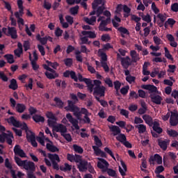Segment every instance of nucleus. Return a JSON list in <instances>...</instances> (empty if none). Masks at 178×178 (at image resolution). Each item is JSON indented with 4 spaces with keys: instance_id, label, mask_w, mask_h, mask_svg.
I'll use <instances>...</instances> for the list:
<instances>
[{
    "instance_id": "obj_1",
    "label": "nucleus",
    "mask_w": 178,
    "mask_h": 178,
    "mask_svg": "<svg viewBox=\"0 0 178 178\" xmlns=\"http://www.w3.org/2000/svg\"><path fill=\"white\" fill-rule=\"evenodd\" d=\"M67 106L65 107V111L67 112H72L76 119L73 118V115H72L70 113H67L65 118L67 119L68 122L72 124L73 127H74L76 130H80L79 120L80 122L83 121V118H81L82 115H90V113L87 108H80L79 106L74 105L75 103L72 100H67Z\"/></svg>"
},
{
    "instance_id": "obj_2",
    "label": "nucleus",
    "mask_w": 178,
    "mask_h": 178,
    "mask_svg": "<svg viewBox=\"0 0 178 178\" xmlns=\"http://www.w3.org/2000/svg\"><path fill=\"white\" fill-rule=\"evenodd\" d=\"M15 162L20 168H23L26 170L27 178H37L34 175V172H35V163L33 161L27 160H22L20 157L15 156Z\"/></svg>"
},
{
    "instance_id": "obj_3",
    "label": "nucleus",
    "mask_w": 178,
    "mask_h": 178,
    "mask_svg": "<svg viewBox=\"0 0 178 178\" xmlns=\"http://www.w3.org/2000/svg\"><path fill=\"white\" fill-rule=\"evenodd\" d=\"M108 129H110V131L113 133V136H116V140L118 141H120L122 144L127 140L126 138V135L124 134H122V130H120V128L116 125H111L108 126Z\"/></svg>"
},
{
    "instance_id": "obj_4",
    "label": "nucleus",
    "mask_w": 178,
    "mask_h": 178,
    "mask_svg": "<svg viewBox=\"0 0 178 178\" xmlns=\"http://www.w3.org/2000/svg\"><path fill=\"white\" fill-rule=\"evenodd\" d=\"M2 33L7 35V37H11L13 40L17 38V30L15 27L8 26V29L3 27L2 29Z\"/></svg>"
},
{
    "instance_id": "obj_5",
    "label": "nucleus",
    "mask_w": 178,
    "mask_h": 178,
    "mask_svg": "<svg viewBox=\"0 0 178 178\" xmlns=\"http://www.w3.org/2000/svg\"><path fill=\"white\" fill-rule=\"evenodd\" d=\"M90 163L86 159H83V156L79 157V161L76 162V166L79 172H87L88 170V165Z\"/></svg>"
},
{
    "instance_id": "obj_6",
    "label": "nucleus",
    "mask_w": 178,
    "mask_h": 178,
    "mask_svg": "<svg viewBox=\"0 0 178 178\" xmlns=\"http://www.w3.org/2000/svg\"><path fill=\"white\" fill-rule=\"evenodd\" d=\"M48 158L50 159L52 163L53 169H54L55 170H58L59 165L58 164V163L60 162V159L59 158V155L56 154H53L49 153Z\"/></svg>"
},
{
    "instance_id": "obj_7",
    "label": "nucleus",
    "mask_w": 178,
    "mask_h": 178,
    "mask_svg": "<svg viewBox=\"0 0 178 178\" xmlns=\"http://www.w3.org/2000/svg\"><path fill=\"white\" fill-rule=\"evenodd\" d=\"M77 79L81 82L83 81L86 83L88 90H89L90 92H92V91H94V85L92 84V80H91L90 79L83 78L81 74H78Z\"/></svg>"
},
{
    "instance_id": "obj_8",
    "label": "nucleus",
    "mask_w": 178,
    "mask_h": 178,
    "mask_svg": "<svg viewBox=\"0 0 178 178\" xmlns=\"http://www.w3.org/2000/svg\"><path fill=\"white\" fill-rule=\"evenodd\" d=\"M93 90V95L95 97H97V95H98L99 97H105V91L106 90V88H105V86H102L99 87H95Z\"/></svg>"
},
{
    "instance_id": "obj_9",
    "label": "nucleus",
    "mask_w": 178,
    "mask_h": 178,
    "mask_svg": "<svg viewBox=\"0 0 178 178\" xmlns=\"http://www.w3.org/2000/svg\"><path fill=\"white\" fill-rule=\"evenodd\" d=\"M13 151L15 155H18V156H20V158H27V155L24 152V150L22 149V147L19 145H16L14 147Z\"/></svg>"
},
{
    "instance_id": "obj_10",
    "label": "nucleus",
    "mask_w": 178,
    "mask_h": 178,
    "mask_svg": "<svg viewBox=\"0 0 178 178\" xmlns=\"http://www.w3.org/2000/svg\"><path fill=\"white\" fill-rule=\"evenodd\" d=\"M5 167L10 170V173L11 175V177L13 178H17L16 176V171L13 170V167L12 166V163H10V161H9V159H5L4 163Z\"/></svg>"
},
{
    "instance_id": "obj_11",
    "label": "nucleus",
    "mask_w": 178,
    "mask_h": 178,
    "mask_svg": "<svg viewBox=\"0 0 178 178\" xmlns=\"http://www.w3.org/2000/svg\"><path fill=\"white\" fill-rule=\"evenodd\" d=\"M149 161L152 165H155V163L154 162H156L157 165H162V156L158 154H156L149 157Z\"/></svg>"
},
{
    "instance_id": "obj_12",
    "label": "nucleus",
    "mask_w": 178,
    "mask_h": 178,
    "mask_svg": "<svg viewBox=\"0 0 178 178\" xmlns=\"http://www.w3.org/2000/svg\"><path fill=\"white\" fill-rule=\"evenodd\" d=\"M149 98L152 102L156 104V105H161V104H162V97L157 93L149 95Z\"/></svg>"
},
{
    "instance_id": "obj_13",
    "label": "nucleus",
    "mask_w": 178,
    "mask_h": 178,
    "mask_svg": "<svg viewBox=\"0 0 178 178\" xmlns=\"http://www.w3.org/2000/svg\"><path fill=\"white\" fill-rule=\"evenodd\" d=\"M170 124L171 126L176 127L178 124V113L177 111H171V115L170 118Z\"/></svg>"
},
{
    "instance_id": "obj_14",
    "label": "nucleus",
    "mask_w": 178,
    "mask_h": 178,
    "mask_svg": "<svg viewBox=\"0 0 178 178\" xmlns=\"http://www.w3.org/2000/svg\"><path fill=\"white\" fill-rule=\"evenodd\" d=\"M63 77H71V79L76 82L79 81V79H77V75H76V72L74 71L66 70L63 72Z\"/></svg>"
},
{
    "instance_id": "obj_15",
    "label": "nucleus",
    "mask_w": 178,
    "mask_h": 178,
    "mask_svg": "<svg viewBox=\"0 0 178 178\" xmlns=\"http://www.w3.org/2000/svg\"><path fill=\"white\" fill-rule=\"evenodd\" d=\"M142 88H143V90H148L150 95L158 92V88L154 85H143Z\"/></svg>"
},
{
    "instance_id": "obj_16",
    "label": "nucleus",
    "mask_w": 178,
    "mask_h": 178,
    "mask_svg": "<svg viewBox=\"0 0 178 178\" xmlns=\"http://www.w3.org/2000/svg\"><path fill=\"white\" fill-rule=\"evenodd\" d=\"M158 144L160 148L163 149V151H166L168 149V145L170 144V140L165 139V140H161V139H158Z\"/></svg>"
},
{
    "instance_id": "obj_17",
    "label": "nucleus",
    "mask_w": 178,
    "mask_h": 178,
    "mask_svg": "<svg viewBox=\"0 0 178 178\" xmlns=\"http://www.w3.org/2000/svg\"><path fill=\"white\" fill-rule=\"evenodd\" d=\"M130 57L126 56V58H121V65L124 69H129V66H131V62H130Z\"/></svg>"
},
{
    "instance_id": "obj_18",
    "label": "nucleus",
    "mask_w": 178,
    "mask_h": 178,
    "mask_svg": "<svg viewBox=\"0 0 178 178\" xmlns=\"http://www.w3.org/2000/svg\"><path fill=\"white\" fill-rule=\"evenodd\" d=\"M80 155L79 154H67V161H70V162H75L77 163L79 161H80Z\"/></svg>"
},
{
    "instance_id": "obj_19",
    "label": "nucleus",
    "mask_w": 178,
    "mask_h": 178,
    "mask_svg": "<svg viewBox=\"0 0 178 178\" xmlns=\"http://www.w3.org/2000/svg\"><path fill=\"white\" fill-rule=\"evenodd\" d=\"M55 129H56V131L57 133H60L61 136L65 133H67V128H66V126L63 125V124H60L58 125H56L55 127Z\"/></svg>"
},
{
    "instance_id": "obj_20",
    "label": "nucleus",
    "mask_w": 178,
    "mask_h": 178,
    "mask_svg": "<svg viewBox=\"0 0 178 178\" xmlns=\"http://www.w3.org/2000/svg\"><path fill=\"white\" fill-rule=\"evenodd\" d=\"M49 143H47L46 147L48 151L50 152H58L59 151V149L56 147V146L52 145V141L48 140Z\"/></svg>"
},
{
    "instance_id": "obj_21",
    "label": "nucleus",
    "mask_w": 178,
    "mask_h": 178,
    "mask_svg": "<svg viewBox=\"0 0 178 178\" xmlns=\"http://www.w3.org/2000/svg\"><path fill=\"white\" fill-rule=\"evenodd\" d=\"M54 101L56 102V104H51V106H57L59 109H62L63 108L64 102L59 97H55Z\"/></svg>"
},
{
    "instance_id": "obj_22",
    "label": "nucleus",
    "mask_w": 178,
    "mask_h": 178,
    "mask_svg": "<svg viewBox=\"0 0 178 178\" xmlns=\"http://www.w3.org/2000/svg\"><path fill=\"white\" fill-rule=\"evenodd\" d=\"M26 109V107L24 104L17 103L15 106V110L18 113H23Z\"/></svg>"
},
{
    "instance_id": "obj_23",
    "label": "nucleus",
    "mask_w": 178,
    "mask_h": 178,
    "mask_svg": "<svg viewBox=\"0 0 178 178\" xmlns=\"http://www.w3.org/2000/svg\"><path fill=\"white\" fill-rule=\"evenodd\" d=\"M8 123H11L14 127H20V122L17 120L14 116H11L8 120Z\"/></svg>"
},
{
    "instance_id": "obj_24",
    "label": "nucleus",
    "mask_w": 178,
    "mask_h": 178,
    "mask_svg": "<svg viewBox=\"0 0 178 178\" xmlns=\"http://www.w3.org/2000/svg\"><path fill=\"white\" fill-rule=\"evenodd\" d=\"M8 88L10 90H13V91H15V90H17L19 88V86L17 85V81L15 79H12L10 81V85L8 86Z\"/></svg>"
},
{
    "instance_id": "obj_25",
    "label": "nucleus",
    "mask_w": 178,
    "mask_h": 178,
    "mask_svg": "<svg viewBox=\"0 0 178 178\" xmlns=\"http://www.w3.org/2000/svg\"><path fill=\"white\" fill-rule=\"evenodd\" d=\"M32 119L35 122V123H44V122H45V118L38 114L33 115Z\"/></svg>"
},
{
    "instance_id": "obj_26",
    "label": "nucleus",
    "mask_w": 178,
    "mask_h": 178,
    "mask_svg": "<svg viewBox=\"0 0 178 178\" xmlns=\"http://www.w3.org/2000/svg\"><path fill=\"white\" fill-rule=\"evenodd\" d=\"M82 35H88V38H97V34L95 31H83L81 32Z\"/></svg>"
},
{
    "instance_id": "obj_27",
    "label": "nucleus",
    "mask_w": 178,
    "mask_h": 178,
    "mask_svg": "<svg viewBox=\"0 0 178 178\" xmlns=\"http://www.w3.org/2000/svg\"><path fill=\"white\" fill-rule=\"evenodd\" d=\"M143 119L145 120V123L149 126L154 125V121L152 120V117L149 115H143Z\"/></svg>"
},
{
    "instance_id": "obj_28",
    "label": "nucleus",
    "mask_w": 178,
    "mask_h": 178,
    "mask_svg": "<svg viewBox=\"0 0 178 178\" xmlns=\"http://www.w3.org/2000/svg\"><path fill=\"white\" fill-rule=\"evenodd\" d=\"M153 130L156 131V133H158V134H161L162 131H163V129L159 127V124L158 122H154L153 124Z\"/></svg>"
},
{
    "instance_id": "obj_29",
    "label": "nucleus",
    "mask_w": 178,
    "mask_h": 178,
    "mask_svg": "<svg viewBox=\"0 0 178 178\" xmlns=\"http://www.w3.org/2000/svg\"><path fill=\"white\" fill-rule=\"evenodd\" d=\"M135 127L138 129L139 134H144L147 131V127L144 124H140L136 125Z\"/></svg>"
},
{
    "instance_id": "obj_30",
    "label": "nucleus",
    "mask_w": 178,
    "mask_h": 178,
    "mask_svg": "<svg viewBox=\"0 0 178 178\" xmlns=\"http://www.w3.org/2000/svg\"><path fill=\"white\" fill-rule=\"evenodd\" d=\"M118 31L121 33V37H122V38H124V34H127V35H130V32H129V30L123 26L118 28Z\"/></svg>"
},
{
    "instance_id": "obj_31",
    "label": "nucleus",
    "mask_w": 178,
    "mask_h": 178,
    "mask_svg": "<svg viewBox=\"0 0 178 178\" xmlns=\"http://www.w3.org/2000/svg\"><path fill=\"white\" fill-rule=\"evenodd\" d=\"M36 40L40 42L42 45H46L47 42V35L44 38H41V35L38 34L36 35Z\"/></svg>"
},
{
    "instance_id": "obj_32",
    "label": "nucleus",
    "mask_w": 178,
    "mask_h": 178,
    "mask_svg": "<svg viewBox=\"0 0 178 178\" xmlns=\"http://www.w3.org/2000/svg\"><path fill=\"white\" fill-rule=\"evenodd\" d=\"M29 60H31V64L32 65V69L33 70H38V69H40V65H38L37 64V62L34 60H33V58H31V54H29Z\"/></svg>"
},
{
    "instance_id": "obj_33",
    "label": "nucleus",
    "mask_w": 178,
    "mask_h": 178,
    "mask_svg": "<svg viewBox=\"0 0 178 178\" xmlns=\"http://www.w3.org/2000/svg\"><path fill=\"white\" fill-rule=\"evenodd\" d=\"M84 21L86 22V23H87L88 24H90V25H92L94 24V23H95V22H97V17L95 16H92L90 18L88 17H85L84 18Z\"/></svg>"
},
{
    "instance_id": "obj_34",
    "label": "nucleus",
    "mask_w": 178,
    "mask_h": 178,
    "mask_svg": "<svg viewBox=\"0 0 178 178\" xmlns=\"http://www.w3.org/2000/svg\"><path fill=\"white\" fill-rule=\"evenodd\" d=\"M106 172L108 176L111 177H118V174H116V171L112 168H106Z\"/></svg>"
},
{
    "instance_id": "obj_35",
    "label": "nucleus",
    "mask_w": 178,
    "mask_h": 178,
    "mask_svg": "<svg viewBox=\"0 0 178 178\" xmlns=\"http://www.w3.org/2000/svg\"><path fill=\"white\" fill-rule=\"evenodd\" d=\"M4 58L7 60L8 63L12 65V63H15V59L13 54H6L4 55Z\"/></svg>"
},
{
    "instance_id": "obj_36",
    "label": "nucleus",
    "mask_w": 178,
    "mask_h": 178,
    "mask_svg": "<svg viewBox=\"0 0 178 178\" xmlns=\"http://www.w3.org/2000/svg\"><path fill=\"white\" fill-rule=\"evenodd\" d=\"M45 76L47 77V79H49L50 80H52L54 79H56V77H59V74L55 73L54 74L52 73H50L49 72H46L44 73Z\"/></svg>"
},
{
    "instance_id": "obj_37",
    "label": "nucleus",
    "mask_w": 178,
    "mask_h": 178,
    "mask_svg": "<svg viewBox=\"0 0 178 178\" xmlns=\"http://www.w3.org/2000/svg\"><path fill=\"white\" fill-rule=\"evenodd\" d=\"M73 149L77 154H83V152H84L83 147L77 145H73Z\"/></svg>"
},
{
    "instance_id": "obj_38",
    "label": "nucleus",
    "mask_w": 178,
    "mask_h": 178,
    "mask_svg": "<svg viewBox=\"0 0 178 178\" xmlns=\"http://www.w3.org/2000/svg\"><path fill=\"white\" fill-rule=\"evenodd\" d=\"M46 117L49 120H54V122H56V117L55 116V114L52 113V111H47L46 113Z\"/></svg>"
},
{
    "instance_id": "obj_39",
    "label": "nucleus",
    "mask_w": 178,
    "mask_h": 178,
    "mask_svg": "<svg viewBox=\"0 0 178 178\" xmlns=\"http://www.w3.org/2000/svg\"><path fill=\"white\" fill-rule=\"evenodd\" d=\"M95 99L97 101V102H99L103 108H106V106H108V102L101 99L99 97L95 96Z\"/></svg>"
},
{
    "instance_id": "obj_40",
    "label": "nucleus",
    "mask_w": 178,
    "mask_h": 178,
    "mask_svg": "<svg viewBox=\"0 0 178 178\" xmlns=\"http://www.w3.org/2000/svg\"><path fill=\"white\" fill-rule=\"evenodd\" d=\"M12 138H14L13 134H12V132L7 134V137H6V140L8 145H12V143H13Z\"/></svg>"
},
{
    "instance_id": "obj_41",
    "label": "nucleus",
    "mask_w": 178,
    "mask_h": 178,
    "mask_svg": "<svg viewBox=\"0 0 178 178\" xmlns=\"http://www.w3.org/2000/svg\"><path fill=\"white\" fill-rule=\"evenodd\" d=\"M107 25H104L102 24H99V31H112V28L106 27Z\"/></svg>"
},
{
    "instance_id": "obj_42",
    "label": "nucleus",
    "mask_w": 178,
    "mask_h": 178,
    "mask_svg": "<svg viewBox=\"0 0 178 178\" xmlns=\"http://www.w3.org/2000/svg\"><path fill=\"white\" fill-rule=\"evenodd\" d=\"M104 10H105V7L104 6H100L97 8L96 10V15L97 17H99V16L104 13Z\"/></svg>"
},
{
    "instance_id": "obj_43",
    "label": "nucleus",
    "mask_w": 178,
    "mask_h": 178,
    "mask_svg": "<svg viewBox=\"0 0 178 178\" xmlns=\"http://www.w3.org/2000/svg\"><path fill=\"white\" fill-rule=\"evenodd\" d=\"M64 63L67 67H72V66L73 65V58L64 59Z\"/></svg>"
},
{
    "instance_id": "obj_44",
    "label": "nucleus",
    "mask_w": 178,
    "mask_h": 178,
    "mask_svg": "<svg viewBox=\"0 0 178 178\" xmlns=\"http://www.w3.org/2000/svg\"><path fill=\"white\" fill-rule=\"evenodd\" d=\"M26 138L29 143L35 140V134H34V132H31L30 135H26Z\"/></svg>"
},
{
    "instance_id": "obj_45",
    "label": "nucleus",
    "mask_w": 178,
    "mask_h": 178,
    "mask_svg": "<svg viewBox=\"0 0 178 178\" xmlns=\"http://www.w3.org/2000/svg\"><path fill=\"white\" fill-rule=\"evenodd\" d=\"M164 51L165 58H167V59H169L170 60H173V57L172 56V54H170L169 49H168V47H164Z\"/></svg>"
},
{
    "instance_id": "obj_46",
    "label": "nucleus",
    "mask_w": 178,
    "mask_h": 178,
    "mask_svg": "<svg viewBox=\"0 0 178 178\" xmlns=\"http://www.w3.org/2000/svg\"><path fill=\"white\" fill-rule=\"evenodd\" d=\"M60 170H63V172H67L72 170V165H69V163H65V167H60Z\"/></svg>"
},
{
    "instance_id": "obj_47",
    "label": "nucleus",
    "mask_w": 178,
    "mask_h": 178,
    "mask_svg": "<svg viewBox=\"0 0 178 178\" xmlns=\"http://www.w3.org/2000/svg\"><path fill=\"white\" fill-rule=\"evenodd\" d=\"M79 6H75L74 7H72L70 9V12L71 13V15H77V13H79Z\"/></svg>"
},
{
    "instance_id": "obj_48",
    "label": "nucleus",
    "mask_w": 178,
    "mask_h": 178,
    "mask_svg": "<svg viewBox=\"0 0 178 178\" xmlns=\"http://www.w3.org/2000/svg\"><path fill=\"white\" fill-rule=\"evenodd\" d=\"M92 149L94 150V152L97 156H99V154H101V152L102 151L99 147L93 145L92 146Z\"/></svg>"
},
{
    "instance_id": "obj_49",
    "label": "nucleus",
    "mask_w": 178,
    "mask_h": 178,
    "mask_svg": "<svg viewBox=\"0 0 178 178\" xmlns=\"http://www.w3.org/2000/svg\"><path fill=\"white\" fill-rule=\"evenodd\" d=\"M157 17L158 19H159V22H161V23H165V22L166 21V14H161V13H159L157 15Z\"/></svg>"
},
{
    "instance_id": "obj_50",
    "label": "nucleus",
    "mask_w": 178,
    "mask_h": 178,
    "mask_svg": "<svg viewBox=\"0 0 178 178\" xmlns=\"http://www.w3.org/2000/svg\"><path fill=\"white\" fill-rule=\"evenodd\" d=\"M95 143L96 144V147H102V141L97 136H94Z\"/></svg>"
},
{
    "instance_id": "obj_51",
    "label": "nucleus",
    "mask_w": 178,
    "mask_h": 178,
    "mask_svg": "<svg viewBox=\"0 0 178 178\" xmlns=\"http://www.w3.org/2000/svg\"><path fill=\"white\" fill-rule=\"evenodd\" d=\"M163 170H165V168H163V165H159L156 168L154 173H156V175H159L160 173H162Z\"/></svg>"
},
{
    "instance_id": "obj_52",
    "label": "nucleus",
    "mask_w": 178,
    "mask_h": 178,
    "mask_svg": "<svg viewBox=\"0 0 178 178\" xmlns=\"http://www.w3.org/2000/svg\"><path fill=\"white\" fill-rule=\"evenodd\" d=\"M168 134L170 137H177L178 136V132L176 130H173V129L168 131Z\"/></svg>"
},
{
    "instance_id": "obj_53",
    "label": "nucleus",
    "mask_w": 178,
    "mask_h": 178,
    "mask_svg": "<svg viewBox=\"0 0 178 178\" xmlns=\"http://www.w3.org/2000/svg\"><path fill=\"white\" fill-rule=\"evenodd\" d=\"M43 8L46 9L47 10H49L51 8H52V5L51 3L47 1V0L44 1Z\"/></svg>"
},
{
    "instance_id": "obj_54",
    "label": "nucleus",
    "mask_w": 178,
    "mask_h": 178,
    "mask_svg": "<svg viewBox=\"0 0 178 178\" xmlns=\"http://www.w3.org/2000/svg\"><path fill=\"white\" fill-rule=\"evenodd\" d=\"M101 65H102V67H103L106 73L109 72V67L108 66V64L106 63V62L102 61Z\"/></svg>"
},
{
    "instance_id": "obj_55",
    "label": "nucleus",
    "mask_w": 178,
    "mask_h": 178,
    "mask_svg": "<svg viewBox=\"0 0 178 178\" xmlns=\"http://www.w3.org/2000/svg\"><path fill=\"white\" fill-rule=\"evenodd\" d=\"M38 49L39 52H40L42 56H45V48H44V46L41 45V44H38Z\"/></svg>"
},
{
    "instance_id": "obj_56",
    "label": "nucleus",
    "mask_w": 178,
    "mask_h": 178,
    "mask_svg": "<svg viewBox=\"0 0 178 178\" xmlns=\"http://www.w3.org/2000/svg\"><path fill=\"white\" fill-rule=\"evenodd\" d=\"M126 81H128L129 84H131V83H134V81H136V76L129 75L126 77Z\"/></svg>"
},
{
    "instance_id": "obj_57",
    "label": "nucleus",
    "mask_w": 178,
    "mask_h": 178,
    "mask_svg": "<svg viewBox=\"0 0 178 178\" xmlns=\"http://www.w3.org/2000/svg\"><path fill=\"white\" fill-rule=\"evenodd\" d=\"M120 115H122V116H124L127 119L129 118V111L126 109H120Z\"/></svg>"
},
{
    "instance_id": "obj_58",
    "label": "nucleus",
    "mask_w": 178,
    "mask_h": 178,
    "mask_svg": "<svg viewBox=\"0 0 178 178\" xmlns=\"http://www.w3.org/2000/svg\"><path fill=\"white\" fill-rule=\"evenodd\" d=\"M63 33V31L60 29V28L58 27L55 31L56 37H62V34Z\"/></svg>"
},
{
    "instance_id": "obj_59",
    "label": "nucleus",
    "mask_w": 178,
    "mask_h": 178,
    "mask_svg": "<svg viewBox=\"0 0 178 178\" xmlns=\"http://www.w3.org/2000/svg\"><path fill=\"white\" fill-rule=\"evenodd\" d=\"M63 137H64L65 140L67 141L68 143H71L72 141V136H70V134H64L61 135Z\"/></svg>"
},
{
    "instance_id": "obj_60",
    "label": "nucleus",
    "mask_w": 178,
    "mask_h": 178,
    "mask_svg": "<svg viewBox=\"0 0 178 178\" xmlns=\"http://www.w3.org/2000/svg\"><path fill=\"white\" fill-rule=\"evenodd\" d=\"M0 79L3 81H8V80H9V78H8L6 76V75L5 74L4 72L0 71Z\"/></svg>"
},
{
    "instance_id": "obj_61",
    "label": "nucleus",
    "mask_w": 178,
    "mask_h": 178,
    "mask_svg": "<svg viewBox=\"0 0 178 178\" xmlns=\"http://www.w3.org/2000/svg\"><path fill=\"white\" fill-rule=\"evenodd\" d=\"M142 20H143V22H146L147 23H151L152 22L151 15H149V14H147L142 18Z\"/></svg>"
},
{
    "instance_id": "obj_62",
    "label": "nucleus",
    "mask_w": 178,
    "mask_h": 178,
    "mask_svg": "<svg viewBox=\"0 0 178 178\" xmlns=\"http://www.w3.org/2000/svg\"><path fill=\"white\" fill-rule=\"evenodd\" d=\"M24 87H26V90H28V88H29V90H33V79L30 78L29 84H26Z\"/></svg>"
},
{
    "instance_id": "obj_63",
    "label": "nucleus",
    "mask_w": 178,
    "mask_h": 178,
    "mask_svg": "<svg viewBox=\"0 0 178 178\" xmlns=\"http://www.w3.org/2000/svg\"><path fill=\"white\" fill-rule=\"evenodd\" d=\"M24 51H29V49H30V42L29 40H25L24 42V44H23Z\"/></svg>"
},
{
    "instance_id": "obj_64",
    "label": "nucleus",
    "mask_w": 178,
    "mask_h": 178,
    "mask_svg": "<svg viewBox=\"0 0 178 178\" xmlns=\"http://www.w3.org/2000/svg\"><path fill=\"white\" fill-rule=\"evenodd\" d=\"M171 10L172 12H178V3H175L171 5Z\"/></svg>"
}]
</instances>
